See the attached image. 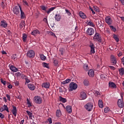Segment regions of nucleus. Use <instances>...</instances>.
<instances>
[{"instance_id":"obj_4","label":"nucleus","mask_w":124,"mask_h":124,"mask_svg":"<svg viewBox=\"0 0 124 124\" xmlns=\"http://www.w3.org/2000/svg\"><path fill=\"white\" fill-rule=\"evenodd\" d=\"M33 101L37 104H41L42 103V98L40 96H36L33 98Z\"/></svg>"},{"instance_id":"obj_16","label":"nucleus","mask_w":124,"mask_h":124,"mask_svg":"<svg viewBox=\"0 0 124 124\" xmlns=\"http://www.w3.org/2000/svg\"><path fill=\"white\" fill-rule=\"evenodd\" d=\"M66 111L67 113H68L69 114H70V113H71L72 112V107H71V106H67L66 107Z\"/></svg>"},{"instance_id":"obj_8","label":"nucleus","mask_w":124,"mask_h":124,"mask_svg":"<svg viewBox=\"0 0 124 124\" xmlns=\"http://www.w3.org/2000/svg\"><path fill=\"white\" fill-rule=\"evenodd\" d=\"M105 22L109 26L113 24V20H112V19L111 18V16H108L106 17Z\"/></svg>"},{"instance_id":"obj_38","label":"nucleus","mask_w":124,"mask_h":124,"mask_svg":"<svg viewBox=\"0 0 124 124\" xmlns=\"http://www.w3.org/2000/svg\"><path fill=\"white\" fill-rule=\"evenodd\" d=\"M119 71L120 72V74H121L122 75H124V68H121L119 69Z\"/></svg>"},{"instance_id":"obj_24","label":"nucleus","mask_w":124,"mask_h":124,"mask_svg":"<svg viewBox=\"0 0 124 124\" xmlns=\"http://www.w3.org/2000/svg\"><path fill=\"white\" fill-rule=\"evenodd\" d=\"M79 15L82 19H86L87 18V16L86 14H84L82 12L80 11L79 12Z\"/></svg>"},{"instance_id":"obj_50","label":"nucleus","mask_w":124,"mask_h":124,"mask_svg":"<svg viewBox=\"0 0 124 124\" xmlns=\"http://www.w3.org/2000/svg\"><path fill=\"white\" fill-rule=\"evenodd\" d=\"M65 11H66V13H67V14L68 15V16H71V13H70V12H69V10H68L67 9H65Z\"/></svg>"},{"instance_id":"obj_12","label":"nucleus","mask_w":124,"mask_h":124,"mask_svg":"<svg viewBox=\"0 0 124 124\" xmlns=\"http://www.w3.org/2000/svg\"><path fill=\"white\" fill-rule=\"evenodd\" d=\"M13 12L16 15H18L19 13H20V9H19V7L17 6H15L13 8Z\"/></svg>"},{"instance_id":"obj_57","label":"nucleus","mask_w":124,"mask_h":124,"mask_svg":"<svg viewBox=\"0 0 124 124\" xmlns=\"http://www.w3.org/2000/svg\"><path fill=\"white\" fill-rule=\"evenodd\" d=\"M108 67H109L111 70H115L116 69V68L113 66H108Z\"/></svg>"},{"instance_id":"obj_33","label":"nucleus","mask_w":124,"mask_h":124,"mask_svg":"<svg viewBox=\"0 0 124 124\" xmlns=\"http://www.w3.org/2000/svg\"><path fill=\"white\" fill-rule=\"evenodd\" d=\"M113 38L116 41V42H119L120 41V39L118 37V36L116 34H113Z\"/></svg>"},{"instance_id":"obj_61","label":"nucleus","mask_w":124,"mask_h":124,"mask_svg":"<svg viewBox=\"0 0 124 124\" xmlns=\"http://www.w3.org/2000/svg\"><path fill=\"white\" fill-rule=\"evenodd\" d=\"M64 91L62 90V88L61 87L59 88V93H63Z\"/></svg>"},{"instance_id":"obj_52","label":"nucleus","mask_w":124,"mask_h":124,"mask_svg":"<svg viewBox=\"0 0 124 124\" xmlns=\"http://www.w3.org/2000/svg\"><path fill=\"white\" fill-rule=\"evenodd\" d=\"M100 78H101V79H105V78H106V76L104 74H102L100 75Z\"/></svg>"},{"instance_id":"obj_25","label":"nucleus","mask_w":124,"mask_h":124,"mask_svg":"<svg viewBox=\"0 0 124 124\" xmlns=\"http://www.w3.org/2000/svg\"><path fill=\"white\" fill-rule=\"evenodd\" d=\"M31 34L32 35H36V34H40V31H39L38 30H33L31 32Z\"/></svg>"},{"instance_id":"obj_3","label":"nucleus","mask_w":124,"mask_h":124,"mask_svg":"<svg viewBox=\"0 0 124 124\" xmlns=\"http://www.w3.org/2000/svg\"><path fill=\"white\" fill-rule=\"evenodd\" d=\"M85 109L89 112L92 111L93 108V104L92 103H88L84 106Z\"/></svg>"},{"instance_id":"obj_23","label":"nucleus","mask_w":124,"mask_h":124,"mask_svg":"<svg viewBox=\"0 0 124 124\" xmlns=\"http://www.w3.org/2000/svg\"><path fill=\"white\" fill-rule=\"evenodd\" d=\"M15 75V76H16V77H20V78H22V79H23V78H24V77L25 76L23 74V73H21L20 72L16 73Z\"/></svg>"},{"instance_id":"obj_6","label":"nucleus","mask_w":124,"mask_h":124,"mask_svg":"<svg viewBox=\"0 0 124 124\" xmlns=\"http://www.w3.org/2000/svg\"><path fill=\"white\" fill-rule=\"evenodd\" d=\"M122 99H119L117 101V104L119 108H123L124 106V103L123 98V95H121Z\"/></svg>"},{"instance_id":"obj_1","label":"nucleus","mask_w":124,"mask_h":124,"mask_svg":"<svg viewBox=\"0 0 124 124\" xmlns=\"http://www.w3.org/2000/svg\"><path fill=\"white\" fill-rule=\"evenodd\" d=\"M78 88V85L76 83L72 82L69 85V92H72V91H75Z\"/></svg>"},{"instance_id":"obj_30","label":"nucleus","mask_w":124,"mask_h":124,"mask_svg":"<svg viewBox=\"0 0 124 124\" xmlns=\"http://www.w3.org/2000/svg\"><path fill=\"white\" fill-rule=\"evenodd\" d=\"M56 117H57L58 118H60V117H61V115H62V113L61 112V110L60 109H57L56 110Z\"/></svg>"},{"instance_id":"obj_19","label":"nucleus","mask_w":124,"mask_h":124,"mask_svg":"<svg viewBox=\"0 0 124 124\" xmlns=\"http://www.w3.org/2000/svg\"><path fill=\"white\" fill-rule=\"evenodd\" d=\"M9 66L10 69L12 70V72H17L18 71V68H16L15 66L11 65Z\"/></svg>"},{"instance_id":"obj_40","label":"nucleus","mask_w":124,"mask_h":124,"mask_svg":"<svg viewBox=\"0 0 124 124\" xmlns=\"http://www.w3.org/2000/svg\"><path fill=\"white\" fill-rule=\"evenodd\" d=\"M109 28H110V30L112 31L115 32V31H117L116 28L114 27L113 26H109Z\"/></svg>"},{"instance_id":"obj_31","label":"nucleus","mask_w":124,"mask_h":124,"mask_svg":"<svg viewBox=\"0 0 124 124\" xmlns=\"http://www.w3.org/2000/svg\"><path fill=\"white\" fill-rule=\"evenodd\" d=\"M26 113L29 115L30 119H31V120H32V118H32V113L31 112V111L29 110H26Z\"/></svg>"},{"instance_id":"obj_27","label":"nucleus","mask_w":124,"mask_h":124,"mask_svg":"<svg viewBox=\"0 0 124 124\" xmlns=\"http://www.w3.org/2000/svg\"><path fill=\"white\" fill-rule=\"evenodd\" d=\"M59 101H61V102H62V103H65L67 101V100H66V98H63L62 97V96H59Z\"/></svg>"},{"instance_id":"obj_18","label":"nucleus","mask_w":124,"mask_h":124,"mask_svg":"<svg viewBox=\"0 0 124 124\" xmlns=\"http://www.w3.org/2000/svg\"><path fill=\"white\" fill-rule=\"evenodd\" d=\"M42 88H45V89H49L50 88V83L44 82L42 85Z\"/></svg>"},{"instance_id":"obj_22","label":"nucleus","mask_w":124,"mask_h":124,"mask_svg":"<svg viewBox=\"0 0 124 124\" xmlns=\"http://www.w3.org/2000/svg\"><path fill=\"white\" fill-rule=\"evenodd\" d=\"M20 10V13H21V19H25L26 18V16H25V13L22 10V7L21 6H19Z\"/></svg>"},{"instance_id":"obj_58","label":"nucleus","mask_w":124,"mask_h":124,"mask_svg":"<svg viewBox=\"0 0 124 124\" xmlns=\"http://www.w3.org/2000/svg\"><path fill=\"white\" fill-rule=\"evenodd\" d=\"M6 96L8 99V100H9V101H10V95L8 94H6Z\"/></svg>"},{"instance_id":"obj_59","label":"nucleus","mask_w":124,"mask_h":124,"mask_svg":"<svg viewBox=\"0 0 124 124\" xmlns=\"http://www.w3.org/2000/svg\"><path fill=\"white\" fill-rule=\"evenodd\" d=\"M0 119H4V115L1 113H0Z\"/></svg>"},{"instance_id":"obj_15","label":"nucleus","mask_w":124,"mask_h":124,"mask_svg":"<svg viewBox=\"0 0 124 124\" xmlns=\"http://www.w3.org/2000/svg\"><path fill=\"white\" fill-rule=\"evenodd\" d=\"M13 109L12 110V113H13V114L15 117H16L17 116V108L16 107L13 106Z\"/></svg>"},{"instance_id":"obj_2","label":"nucleus","mask_w":124,"mask_h":124,"mask_svg":"<svg viewBox=\"0 0 124 124\" xmlns=\"http://www.w3.org/2000/svg\"><path fill=\"white\" fill-rule=\"evenodd\" d=\"M93 39L94 41H98L99 43H101L102 42V39H101V36L99 34V33L96 32Z\"/></svg>"},{"instance_id":"obj_32","label":"nucleus","mask_w":124,"mask_h":124,"mask_svg":"<svg viewBox=\"0 0 124 124\" xmlns=\"http://www.w3.org/2000/svg\"><path fill=\"white\" fill-rule=\"evenodd\" d=\"M25 26H26V22H25V21H23L20 23L19 28L20 29H23V28L25 27Z\"/></svg>"},{"instance_id":"obj_55","label":"nucleus","mask_w":124,"mask_h":124,"mask_svg":"<svg viewBox=\"0 0 124 124\" xmlns=\"http://www.w3.org/2000/svg\"><path fill=\"white\" fill-rule=\"evenodd\" d=\"M43 21H44V22H45V23H46V24H48V19H47V18H44L43 20Z\"/></svg>"},{"instance_id":"obj_10","label":"nucleus","mask_w":124,"mask_h":124,"mask_svg":"<svg viewBox=\"0 0 124 124\" xmlns=\"http://www.w3.org/2000/svg\"><path fill=\"white\" fill-rule=\"evenodd\" d=\"M97 26L100 30H103V28H104V21H102V20L98 21Z\"/></svg>"},{"instance_id":"obj_29","label":"nucleus","mask_w":124,"mask_h":124,"mask_svg":"<svg viewBox=\"0 0 124 124\" xmlns=\"http://www.w3.org/2000/svg\"><path fill=\"white\" fill-rule=\"evenodd\" d=\"M98 105H99V107H100V108H103V102H102V100H99L98 101Z\"/></svg>"},{"instance_id":"obj_26","label":"nucleus","mask_w":124,"mask_h":124,"mask_svg":"<svg viewBox=\"0 0 124 124\" xmlns=\"http://www.w3.org/2000/svg\"><path fill=\"white\" fill-rule=\"evenodd\" d=\"M55 18L56 21H57V22H59L61 21V19H62V16H61V15L60 14H56L55 15Z\"/></svg>"},{"instance_id":"obj_60","label":"nucleus","mask_w":124,"mask_h":124,"mask_svg":"<svg viewBox=\"0 0 124 124\" xmlns=\"http://www.w3.org/2000/svg\"><path fill=\"white\" fill-rule=\"evenodd\" d=\"M90 9L92 12L93 14H95V12L93 11V8L90 7Z\"/></svg>"},{"instance_id":"obj_54","label":"nucleus","mask_w":124,"mask_h":124,"mask_svg":"<svg viewBox=\"0 0 124 124\" xmlns=\"http://www.w3.org/2000/svg\"><path fill=\"white\" fill-rule=\"evenodd\" d=\"M40 7L42 10H44V11H47V10H46V8L45 6H41Z\"/></svg>"},{"instance_id":"obj_36","label":"nucleus","mask_w":124,"mask_h":124,"mask_svg":"<svg viewBox=\"0 0 124 124\" xmlns=\"http://www.w3.org/2000/svg\"><path fill=\"white\" fill-rule=\"evenodd\" d=\"M83 69H84V70H86V71H88V70L89 69V66L88 65V64H84L83 65Z\"/></svg>"},{"instance_id":"obj_44","label":"nucleus","mask_w":124,"mask_h":124,"mask_svg":"<svg viewBox=\"0 0 124 124\" xmlns=\"http://www.w3.org/2000/svg\"><path fill=\"white\" fill-rule=\"evenodd\" d=\"M27 104L28 105V107H31V102L30 101V100H29V99L27 98Z\"/></svg>"},{"instance_id":"obj_20","label":"nucleus","mask_w":124,"mask_h":124,"mask_svg":"<svg viewBox=\"0 0 124 124\" xmlns=\"http://www.w3.org/2000/svg\"><path fill=\"white\" fill-rule=\"evenodd\" d=\"M88 74L90 77H93L94 76V71L93 69H90L88 71Z\"/></svg>"},{"instance_id":"obj_49","label":"nucleus","mask_w":124,"mask_h":124,"mask_svg":"<svg viewBox=\"0 0 124 124\" xmlns=\"http://www.w3.org/2000/svg\"><path fill=\"white\" fill-rule=\"evenodd\" d=\"M109 110H110L109 108H106L104 109V112L105 113H108V112H109Z\"/></svg>"},{"instance_id":"obj_37","label":"nucleus","mask_w":124,"mask_h":124,"mask_svg":"<svg viewBox=\"0 0 124 124\" xmlns=\"http://www.w3.org/2000/svg\"><path fill=\"white\" fill-rule=\"evenodd\" d=\"M27 37H28V36H27V34H26V33H23L22 35L23 42H25V41H26V39H27Z\"/></svg>"},{"instance_id":"obj_63","label":"nucleus","mask_w":124,"mask_h":124,"mask_svg":"<svg viewBox=\"0 0 124 124\" xmlns=\"http://www.w3.org/2000/svg\"><path fill=\"white\" fill-rule=\"evenodd\" d=\"M0 5L1 7L4 8V3L3 2V1L1 2Z\"/></svg>"},{"instance_id":"obj_43","label":"nucleus","mask_w":124,"mask_h":124,"mask_svg":"<svg viewBox=\"0 0 124 124\" xmlns=\"http://www.w3.org/2000/svg\"><path fill=\"white\" fill-rule=\"evenodd\" d=\"M43 66L44 67H46V68H49V64L46 62H44L43 63Z\"/></svg>"},{"instance_id":"obj_62","label":"nucleus","mask_w":124,"mask_h":124,"mask_svg":"<svg viewBox=\"0 0 124 124\" xmlns=\"http://www.w3.org/2000/svg\"><path fill=\"white\" fill-rule=\"evenodd\" d=\"M25 81H26L25 84H26V83H30V82H31V80H30V79H29L28 78H25Z\"/></svg>"},{"instance_id":"obj_9","label":"nucleus","mask_w":124,"mask_h":124,"mask_svg":"<svg viewBox=\"0 0 124 124\" xmlns=\"http://www.w3.org/2000/svg\"><path fill=\"white\" fill-rule=\"evenodd\" d=\"M86 33H87L88 35L91 36V35H93V34L94 33V29H93V28H89L86 31Z\"/></svg>"},{"instance_id":"obj_39","label":"nucleus","mask_w":124,"mask_h":124,"mask_svg":"<svg viewBox=\"0 0 124 124\" xmlns=\"http://www.w3.org/2000/svg\"><path fill=\"white\" fill-rule=\"evenodd\" d=\"M40 57L42 61H45V60L46 59V56H44L43 54L40 55Z\"/></svg>"},{"instance_id":"obj_42","label":"nucleus","mask_w":124,"mask_h":124,"mask_svg":"<svg viewBox=\"0 0 124 124\" xmlns=\"http://www.w3.org/2000/svg\"><path fill=\"white\" fill-rule=\"evenodd\" d=\"M59 52L60 53V54L63 56V53H64V49H63V48H61L59 50Z\"/></svg>"},{"instance_id":"obj_5","label":"nucleus","mask_w":124,"mask_h":124,"mask_svg":"<svg viewBox=\"0 0 124 124\" xmlns=\"http://www.w3.org/2000/svg\"><path fill=\"white\" fill-rule=\"evenodd\" d=\"M89 47L91 49V54H94L95 53V49L94 48H95V46H94V44H93L92 41L90 42Z\"/></svg>"},{"instance_id":"obj_7","label":"nucleus","mask_w":124,"mask_h":124,"mask_svg":"<svg viewBox=\"0 0 124 124\" xmlns=\"http://www.w3.org/2000/svg\"><path fill=\"white\" fill-rule=\"evenodd\" d=\"M27 56L28 58H34L35 56V52L32 50H30L27 52Z\"/></svg>"},{"instance_id":"obj_56","label":"nucleus","mask_w":124,"mask_h":124,"mask_svg":"<svg viewBox=\"0 0 124 124\" xmlns=\"http://www.w3.org/2000/svg\"><path fill=\"white\" fill-rule=\"evenodd\" d=\"M117 56H118L119 57H122V56H123V52H122V51L118 52Z\"/></svg>"},{"instance_id":"obj_35","label":"nucleus","mask_w":124,"mask_h":124,"mask_svg":"<svg viewBox=\"0 0 124 124\" xmlns=\"http://www.w3.org/2000/svg\"><path fill=\"white\" fill-rule=\"evenodd\" d=\"M87 25H88V26H90V27H93V28H94V27H95V25H94L93 23V22H92V21H89L87 23Z\"/></svg>"},{"instance_id":"obj_51","label":"nucleus","mask_w":124,"mask_h":124,"mask_svg":"<svg viewBox=\"0 0 124 124\" xmlns=\"http://www.w3.org/2000/svg\"><path fill=\"white\" fill-rule=\"evenodd\" d=\"M47 121H46L47 123L49 122V124H52V118H48V119L47 120Z\"/></svg>"},{"instance_id":"obj_64","label":"nucleus","mask_w":124,"mask_h":124,"mask_svg":"<svg viewBox=\"0 0 124 124\" xmlns=\"http://www.w3.org/2000/svg\"><path fill=\"white\" fill-rule=\"evenodd\" d=\"M16 54H14L13 55L12 57V59H13V60H15L16 59Z\"/></svg>"},{"instance_id":"obj_48","label":"nucleus","mask_w":124,"mask_h":124,"mask_svg":"<svg viewBox=\"0 0 124 124\" xmlns=\"http://www.w3.org/2000/svg\"><path fill=\"white\" fill-rule=\"evenodd\" d=\"M95 96H98V95H100V93L97 91H95Z\"/></svg>"},{"instance_id":"obj_45","label":"nucleus","mask_w":124,"mask_h":124,"mask_svg":"<svg viewBox=\"0 0 124 124\" xmlns=\"http://www.w3.org/2000/svg\"><path fill=\"white\" fill-rule=\"evenodd\" d=\"M53 63H54L55 66H58V65L59 64V61L57 60H54Z\"/></svg>"},{"instance_id":"obj_11","label":"nucleus","mask_w":124,"mask_h":124,"mask_svg":"<svg viewBox=\"0 0 124 124\" xmlns=\"http://www.w3.org/2000/svg\"><path fill=\"white\" fill-rule=\"evenodd\" d=\"M79 98H80L81 100H83L87 98V94H86L85 92L82 91L80 93Z\"/></svg>"},{"instance_id":"obj_34","label":"nucleus","mask_w":124,"mask_h":124,"mask_svg":"<svg viewBox=\"0 0 124 124\" xmlns=\"http://www.w3.org/2000/svg\"><path fill=\"white\" fill-rule=\"evenodd\" d=\"M83 84L84 86L88 87V86H89V80L87 79H84L83 81Z\"/></svg>"},{"instance_id":"obj_47","label":"nucleus","mask_w":124,"mask_h":124,"mask_svg":"<svg viewBox=\"0 0 124 124\" xmlns=\"http://www.w3.org/2000/svg\"><path fill=\"white\" fill-rule=\"evenodd\" d=\"M49 35H51V36H54V37H56L57 38V36H56L55 33L54 32H52V31L49 32Z\"/></svg>"},{"instance_id":"obj_53","label":"nucleus","mask_w":124,"mask_h":124,"mask_svg":"<svg viewBox=\"0 0 124 124\" xmlns=\"http://www.w3.org/2000/svg\"><path fill=\"white\" fill-rule=\"evenodd\" d=\"M23 2L24 5H27V6H29V4L28 3V2L27 1V0H23Z\"/></svg>"},{"instance_id":"obj_28","label":"nucleus","mask_w":124,"mask_h":124,"mask_svg":"<svg viewBox=\"0 0 124 124\" xmlns=\"http://www.w3.org/2000/svg\"><path fill=\"white\" fill-rule=\"evenodd\" d=\"M69 82H71V79L70 78H67L65 81H62L61 84H62V85H65V84H68Z\"/></svg>"},{"instance_id":"obj_13","label":"nucleus","mask_w":124,"mask_h":124,"mask_svg":"<svg viewBox=\"0 0 124 124\" xmlns=\"http://www.w3.org/2000/svg\"><path fill=\"white\" fill-rule=\"evenodd\" d=\"M8 25V24H7V22H6V21L3 20L0 22V27L2 28H7V26Z\"/></svg>"},{"instance_id":"obj_17","label":"nucleus","mask_w":124,"mask_h":124,"mask_svg":"<svg viewBox=\"0 0 124 124\" xmlns=\"http://www.w3.org/2000/svg\"><path fill=\"white\" fill-rule=\"evenodd\" d=\"M28 87L29 89L31 90V91H34V90H35V86H34V84L32 83L28 84Z\"/></svg>"},{"instance_id":"obj_41","label":"nucleus","mask_w":124,"mask_h":124,"mask_svg":"<svg viewBox=\"0 0 124 124\" xmlns=\"http://www.w3.org/2000/svg\"><path fill=\"white\" fill-rule=\"evenodd\" d=\"M3 107H4L3 109L5 111H7L8 113H9V109H8V107H7V105H4Z\"/></svg>"},{"instance_id":"obj_46","label":"nucleus","mask_w":124,"mask_h":124,"mask_svg":"<svg viewBox=\"0 0 124 124\" xmlns=\"http://www.w3.org/2000/svg\"><path fill=\"white\" fill-rule=\"evenodd\" d=\"M0 82L4 85V86H5L6 85V81L5 80H3V79L0 78Z\"/></svg>"},{"instance_id":"obj_14","label":"nucleus","mask_w":124,"mask_h":124,"mask_svg":"<svg viewBox=\"0 0 124 124\" xmlns=\"http://www.w3.org/2000/svg\"><path fill=\"white\" fill-rule=\"evenodd\" d=\"M110 59L111 60V63H112V65H115V64L117 63V59H116V57L113 55H111Z\"/></svg>"},{"instance_id":"obj_21","label":"nucleus","mask_w":124,"mask_h":124,"mask_svg":"<svg viewBox=\"0 0 124 124\" xmlns=\"http://www.w3.org/2000/svg\"><path fill=\"white\" fill-rule=\"evenodd\" d=\"M108 87L109 88H112L113 89H114L117 88V85H116L115 83L109 81L108 83Z\"/></svg>"}]
</instances>
